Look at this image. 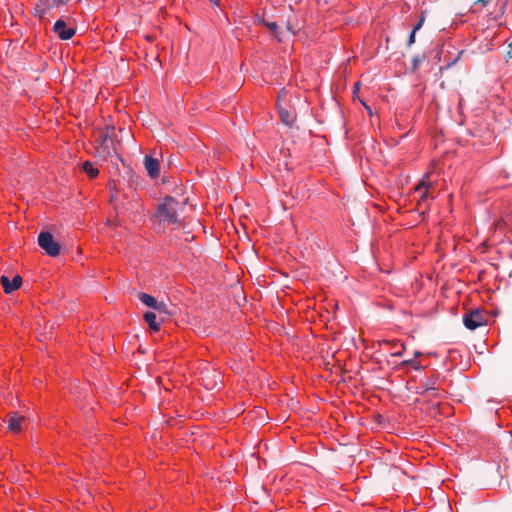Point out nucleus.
I'll use <instances>...</instances> for the list:
<instances>
[{
	"mask_svg": "<svg viewBox=\"0 0 512 512\" xmlns=\"http://www.w3.org/2000/svg\"><path fill=\"white\" fill-rule=\"evenodd\" d=\"M177 207L178 201L171 196H167L164 201L158 205L155 217L160 222L166 224H178Z\"/></svg>",
	"mask_w": 512,
	"mask_h": 512,
	"instance_id": "1",
	"label": "nucleus"
},
{
	"mask_svg": "<svg viewBox=\"0 0 512 512\" xmlns=\"http://www.w3.org/2000/svg\"><path fill=\"white\" fill-rule=\"evenodd\" d=\"M38 244L51 257L60 253V245L54 241L50 232H41L38 236Z\"/></svg>",
	"mask_w": 512,
	"mask_h": 512,
	"instance_id": "2",
	"label": "nucleus"
},
{
	"mask_svg": "<svg viewBox=\"0 0 512 512\" xmlns=\"http://www.w3.org/2000/svg\"><path fill=\"white\" fill-rule=\"evenodd\" d=\"M485 317L479 310H473L463 317L464 325L469 330H475L485 324Z\"/></svg>",
	"mask_w": 512,
	"mask_h": 512,
	"instance_id": "3",
	"label": "nucleus"
},
{
	"mask_svg": "<svg viewBox=\"0 0 512 512\" xmlns=\"http://www.w3.org/2000/svg\"><path fill=\"white\" fill-rule=\"evenodd\" d=\"M144 167L150 178L157 179L159 177L160 163L158 159L152 157L151 155H146L144 158Z\"/></svg>",
	"mask_w": 512,
	"mask_h": 512,
	"instance_id": "4",
	"label": "nucleus"
},
{
	"mask_svg": "<svg viewBox=\"0 0 512 512\" xmlns=\"http://www.w3.org/2000/svg\"><path fill=\"white\" fill-rule=\"evenodd\" d=\"M53 30L61 40H69L75 35V29L67 28L65 21L62 19L55 22Z\"/></svg>",
	"mask_w": 512,
	"mask_h": 512,
	"instance_id": "5",
	"label": "nucleus"
},
{
	"mask_svg": "<svg viewBox=\"0 0 512 512\" xmlns=\"http://www.w3.org/2000/svg\"><path fill=\"white\" fill-rule=\"evenodd\" d=\"M139 299L145 306L149 308H152L158 312H166V304L163 302H158L157 299L152 295L147 293H140Z\"/></svg>",
	"mask_w": 512,
	"mask_h": 512,
	"instance_id": "6",
	"label": "nucleus"
},
{
	"mask_svg": "<svg viewBox=\"0 0 512 512\" xmlns=\"http://www.w3.org/2000/svg\"><path fill=\"white\" fill-rule=\"evenodd\" d=\"M1 284L3 286L4 292L6 294H10L13 291L17 290L21 284H22V278L19 275H16L12 281L10 279L3 275L1 276Z\"/></svg>",
	"mask_w": 512,
	"mask_h": 512,
	"instance_id": "7",
	"label": "nucleus"
},
{
	"mask_svg": "<svg viewBox=\"0 0 512 512\" xmlns=\"http://www.w3.org/2000/svg\"><path fill=\"white\" fill-rule=\"evenodd\" d=\"M383 344L389 346L390 354L393 357H398L405 351V344L400 340H383Z\"/></svg>",
	"mask_w": 512,
	"mask_h": 512,
	"instance_id": "8",
	"label": "nucleus"
},
{
	"mask_svg": "<svg viewBox=\"0 0 512 512\" xmlns=\"http://www.w3.org/2000/svg\"><path fill=\"white\" fill-rule=\"evenodd\" d=\"M24 420V417L19 416L17 413L12 414L8 421L9 430L15 433L20 432L22 430V423Z\"/></svg>",
	"mask_w": 512,
	"mask_h": 512,
	"instance_id": "9",
	"label": "nucleus"
},
{
	"mask_svg": "<svg viewBox=\"0 0 512 512\" xmlns=\"http://www.w3.org/2000/svg\"><path fill=\"white\" fill-rule=\"evenodd\" d=\"M144 320L149 325V328L152 331H158L160 329V324L157 322V317L155 313L146 312L144 314Z\"/></svg>",
	"mask_w": 512,
	"mask_h": 512,
	"instance_id": "10",
	"label": "nucleus"
},
{
	"mask_svg": "<svg viewBox=\"0 0 512 512\" xmlns=\"http://www.w3.org/2000/svg\"><path fill=\"white\" fill-rule=\"evenodd\" d=\"M279 116L281 121L289 126H291L295 121V115L281 107L279 108Z\"/></svg>",
	"mask_w": 512,
	"mask_h": 512,
	"instance_id": "11",
	"label": "nucleus"
},
{
	"mask_svg": "<svg viewBox=\"0 0 512 512\" xmlns=\"http://www.w3.org/2000/svg\"><path fill=\"white\" fill-rule=\"evenodd\" d=\"M83 170L90 178H96L99 174V170L90 161L83 163Z\"/></svg>",
	"mask_w": 512,
	"mask_h": 512,
	"instance_id": "12",
	"label": "nucleus"
},
{
	"mask_svg": "<svg viewBox=\"0 0 512 512\" xmlns=\"http://www.w3.org/2000/svg\"><path fill=\"white\" fill-rule=\"evenodd\" d=\"M402 367H411L414 370H421L422 366L416 359L404 360L400 364Z\"/></svg>",
	"mask_w": 512,
	"mask_h": 512,
	"instance_id": "13",
	"label": "nucleus"
},
{
	"mask_svg": "<svg viewBox=\"0 0 512 512\" xmlns=\"http://www.w3.org/2000/svg\"><path fill=\"white\" fill-rule=\"evenodd\" d=\"M425 58V55H415L412 59L411 71H417L421 63L425 60Z\"/></svg>",
	"mask_w": 512,
	"mask_h": 512,
	"instance_id": "14",
	"label": "nucleus"
},
{
	"mask_svg": "<svg viewBox=\"0 0 512 512\" xmlns=\"http://www.w3.org/2000/svg\"><path fill=\"white\" fill-rule=\"evenodd\" d=\"M422 188H425V190L423 191V193L421 194V197H420V201H424L425 199H427L428 197V183L423 180L417 187H416V190L417 191H420Z\"/></svg>",
	"mask_w": 512,
	"mask_h": 512,
	"instance_id": "15",
	"label": "nucleus"
},
{
	"mask_svg": "<svg viewBox=\"0 0 512 512\" xmlns=\"http://www.w3.org/2000/svg\"><path fill=\"white\" fill-rule=\"evenodd\" d=\"M425 22V12H422L420 18H419V21L417 22V24L413 27V29H415L416 31H419L423 24Z\"/></svg>",
	"mask_w": 512,
	"mask_h": 512,
	"instance_id": "16",
	"label": "nucleus"
},
{
	"mask_svg": "<svg viewBox=\"0 0 512 512\" xmlns=\"http://www.w3.org/2000/svg\"><path fill=\"white\" fill-rule=\"evenodd\" d=\"M416 30L415 29H412L410 35H409V38H408V41H407V45L410 47L412 46L414 43H415V40H416Z\"/></svg>",
	"mask_w": 512,
	"mask_h": 512,
	"instance_id": "17",
	"label": "nucleus"
},
{
	"mask_svg": "<svg viewBox=\"0 0 512 512\" xmlns=\"http://www.w3.org/2000/svg\"><path fill=\"white\" fill-rule=\"evenodd\" d=\"M422 387L424 388V391L426 393H431L432 395H434L436 393V391H437L436 387L428 385V384H423Z\"/></svg>",
	"mask_w": 512,
	"mask_h": 512,
	"instance_id": "18",
	"label": "nucleus"
},
{
	"mask_svg": "<svg viewBox=\"0 0 512 512\" xmlns=\"http://www.w3.org/2000/svg\"><path fill=\"white\" fill-rule=\"evenodd\" d=\"M265 25H266V27H267L270 31H272V32L277 31L278 25H277V23H276V22H267V23H265Z\"/></svg>",
	"mask_w": 512,
	"mask_h": 512,
	"instance_id": "19",
	"label": "nucleus"
},
{
	"mask_svg": "<svg viewBox=\"0 0 512 512\" xmlns=\"http://www.w3.org/2000/svg\"><path fill=\"white\" fill-rule=\"evenodd\" d=\"M508 52H507V61L512 59V42L508 45Z\"/></svg>",
	"mask_w": 512,
	"mask_h": 512,
	"instance_id": "20",
	"label": "nucleus"
},
{
	"mask_svg": "<svg viewBox=\"0 0 512 512\" xmlns=\"http://www.w3.org/2000/svg\"><path fill=\"white\" fill-rule=\"evenodd\" d=\"M53 1H54V3H55L56 5H65V4H67L70 0H53Z\"/></svg>",
	"mask_w": 512,
	"mask_h": 512,
	"instance_id": "21",
	"label": "nucleus"
},
{
	"mask_svg": "<svg viewBox=\"0 0 512 512\" xmlns=\"http://www.w3.org/2000/svg\"><path fill=\"white\" fill-rule=\"evenodd\" d=\"M421 355H422V353H421L420 351H415V352H414V357H415V359H416L417 357L421 356Z\"/></svg>",
	"mask_w": 512,
	"mask_h": 512,
	"instance_id": "22",
	"label": "nucleus"
},
{
	"mask_svg": "<svg viewBox=\"0 0 512 512\" xmlns=\"http://www.w3.org/2000/svg\"><path fill=\"white\" fill-rule=\"evenodd\" d=\"M462 53H463V51H460V52L458 53V57L454 60V62H456V61L460 58V56L462 55Z\"/></svg>",
	"mask_w": 512,
	"mask_h": 512,
	"instance_id": "23",
	"label": "nucleus"
},
{
	"mask_svg": "<svg viewBox=\"0 0 512 512\" xmlns=\"http://www.w3.org/2000/svg\"><path fill=\"white\" fill-rule=\"evenodd\" d=\"M366 109L368 110L369 113H371V109L369 106L365 105Z\"/></svg>",
	"mask_w": 512,
	"mask_h": 512,
	"instance_id": "24",
	"label": "nucleus"
},
{
	"mask_svg": "<svg viewBox=\"0 0 512 512\" xmlns=\"http://www.w3.org/2000/svg\"><path fill=\"white\" fill-rule=\"evenodd\" d=\"M214 4H218V0H210Z\"/></svg>",
	"mask_w": 512,
	"mask_h": 512,
	"instance_id": "25",
	"label": "nucleus"
}]
</instances>
